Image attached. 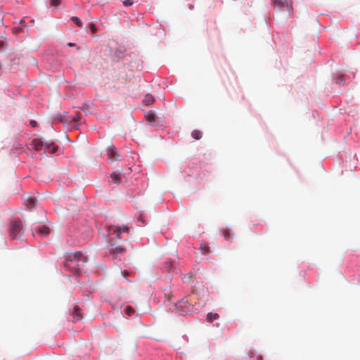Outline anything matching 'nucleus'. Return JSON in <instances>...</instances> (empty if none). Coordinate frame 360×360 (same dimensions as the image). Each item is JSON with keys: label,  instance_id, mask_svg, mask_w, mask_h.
<instances>
[{"label": "nucleus", "instance_id": "1", "mask_svg": "<svg viewBox=\"0 0 360 360\" xmlns=\"http://www.w3.org/2000/svg\"><path fill=\"white\" fill-rule=\"evenodd\" d=\"M108 231L109 234V251L113 256L122 255L126 251V248L122 245H117L116 240L120 238V235L124 232H129V227L127 226H108Z\"/></svg>", "mask_w": 360, "mask_h": 360}, {"label": "nucleus", "instance_id": "2", "mask_svg": "<svg viewBox=\"0 0 360 360\" xmlns=\"http://www.w3.org/2000/svg\"><path fill=\"white\" fill-rule=\"evenodd\" d=\"M274 7L280 11L286 8L287 17L290 16L293 12L292 0H271Z\"/></svg>", "mask_w": 360, "mask_h": 360}, {"label": "nucleus", "instance_id": "3", "mask_svg": "<svg viewBox=\"0 0 360 360\" xmlns=\"http://www.w3.org/2000/svg\"><path fill=\"white\" fill-rule=\"evenodd\" d=\"M175 309L182 315L191 314L193 311V306L188 300L183 299L175 304Z\"/></svg>", "mask_w": 360, "mask_h": 360}, {"label": "nucleus", "instance_id": "4", "mask_svg": "<svg viewBox=\"0 0 360 360\" xmlns=\"http://www.w3.org/2000/svg\"><path fill=\"white\" fill-rule=\"evenodd\" d=\"M22 229V223L20 219L14 220L11 225V235L13 238L18 237Z\"/></svg>", "mask_w": 360, "mask_h": 360}, {"label": "nucleus", "instance_id": "5", "mask_svg": "<svg viewBox=\"0 0 360 360\" xmlns=\"http://www.w3.org/2000/svg\"><path fill=\"white\" fill-rule=\"evenodd\" d=\"M83 257V255L81 252H75L74 253H70L65 257V260L67 262H74V261H79ZM65 266H68V263L65 264Z\"/></svg>", "mask_w": 360, "mask_h": 360}, {"label": "nucleus", "instance_id": "6", "mask_svg": "<svg viewBox=\"0 0 360 360\" xmlns=\"http://www.w3.org/2000/svg\"><path fill=\"white\" fill-rule=\"evenodd\" d=\"M44 148V143L41 140L39 139H34L30 145V149H32L36 152H38L41 150H42Z\"/></svg>", "mask_w": 360, "mask_h": 360}, {"label": "nucleus", "instance_id": "7", "mask_svg": "<svg viewBox=\"0 0 360 360\" xmlns=\"http://www.w3.org/2000/svg\"><path fill=\"white\" fill-rule=\"evenodd\" d=\"M24 200H25V205L30 209L34 208L37 205V199L34 196L30 195V194L27 195L25 197Z\"/></svg>", "mask_w": 360, "mask_h": 360}, {"label": "nucleus", "instance_id": "8", "mask_svg": "<svg viewBox=\"0 0 360 360\" xmlns=\"http://www.w3.org/2000/svg\"><path fill=\"white\" fill-rule=\"evenodd\" d=\"M108 160L111 162L117 161L118 160V154L117 152V149L114 146H110L107 150Z\"/></svg>", "mask_w": 360, "mask_h": 360}, {"label": "nucleus", "instance_id": "9", "mask_svg": "<svg viewBox=\"0 0 360 360\" xmlns=\"http://www.w3.org/2000/svg\"><path fill=\"white\" fill-rule=\"evenodd\" d=\"M35 231L41 236H46L50 234L51 229L49 226L44 225L37 228Z\"/></svg>", "mask_w": 360, "mask_h": 360}, {"label": "nucleus", "instance_id": "10", "mask_svg": "<svg viewBox=\"0 0 360 360\" xmlns=\"http://www.w3.org/2000/svg\"><path fill=\"white\" fill-rule=\"evenodd\" d=\"M176 268V262L175 261L169 260L167 261L163 266L165 271L167 272H172Z\"/></svg>", "mask_w": 360, "mask_h": 360}, {"label": "nucleus", "instance_id": "11", "mask_svg": "<svg viewBox=\"0 0 360 360\" xmlns=\"http://www.w3.org/2000/svg\"><path fill=\"white\" fill-rule=\"evenodd\" d=\"M58 146L53 143H46L45 145L44 152L49 153H54L57 151Z\"/></svg>", "mask_w": 360, "mask_h": 360}, {"label": "nucleus", "instance_id": "12", "mask_svg": "<svg viewBox=\"0 0 360 360\" xmlns=\"http://www.w3.org/2000/svg\"><path fill=\"white\" fill-rule=\"evenodd\" d=\"M73 318L76 320H80L82 318V315L80 313V308L78 306H75L72 312Z\"/></svg>", "mask_w": 360, "mask_h": 360}, {"label": "nucleus", "instance_id": "13", "mask_svg": "<svg viewBox=\"0 0 360 360\" xmlns=\"http://www.w3.org/2000/svg\"><path fill=\"white\" fill-rule=\"evenodd\" d=\"M155 98L150 94H146L143 99V103L146 105H151L154 103Z\"/></svg>", "mask_w": 360, "mask_h": 360}, {"label": "nucleus", "instance_id": "14", "mask_svg": "<svg viewBox=\"0 0 360 360\" xmlns=\"http://www.w3.org/2000/svg\"><path fill=\"white\" fill-rule=\"evenodd\" d=\"M219 316L218 314L208 313L207 315V321L208 322H212L214 320L218 319Z\"/></svg>", "mask_w": 360, "mask_h": 360}, {"label": "nucleus", "instance_id": "15", "mask_svg": "<svg viewBox=\"0 0 360 360\" xmlns=\"http://www.w3.org/2000/svg\"><path fill=\"white\" fill-rule=\"evenodd\" d=\"M110 177L112 179V180L113 181V182L116 184H119L120 183V174H115V173H112L111 175H110Z\"/></svg>", "mask_w": 360, "mask_h": 360}, {"label": "nucleus", "instance_id": "16", "mask_svg": "<svg viewBox=\"0 0 360 360\" xmlns=\"http://www.w3.org/2000/svg\"><path fill=\"white\" fill-rule=\"evenodd\" d=\"M191 136L195 140H199L202 137V132L199 130H194L193 131Z\"/></svg>", "mask_w": 360, "mask_h": 360}, {"label": "nucleus", "instance_id": "17", "mask_svg": "<svg viewBox=\"0 0 360 360\" xmlns=\"http://www.w3.org/2000/svg\"><path fill=\"white\" fill-rule=\"evenodd\" d=\"M230 231H231V230L229 229H227L224 232V237L227 240H231L233 238V236L231 234Z\"/></svg>", "mask_w": 360, "mask_h": 360}, {"label": "nucleus", "instance_id": "18", "mask_svg": "<svg viewBox=\"0 0 360 360\" xmlns=\"http://www.w3.org/2000/svg\"><path fill=\"white\" fill-rule=\"evenodd\" d=\"M71 20H72V22L76 24L79 27H82V22L81 21V20L78 18V17H76V16H73L72 17Z\"/></svg>", "mask_w": 360, "mask_h": 360}, {"label": "nucleus", "instance_id": "19", "mask_svg": "<svg viewBox=\"0 0 360 360\" xmlns=\"http://www.w3.org/2000/svg\"><path fill=\"white\" fill-rule=\"evenodd\" d=\"M124 312L126 314H127L128 316H131L132 314H134V313L135 312L134 309L130 307V306H127L124 309Z\"/></svg>", "mask_w": 360, "mask_h": 360}, {"label": "nucleus", "instance_id": "20", "mask_svg": "<svg viewBox=\"0 0 360 360\" xmlns=\"http://www.w3.org/2000/svg\"><path fill=\"white\" fill-rule=\"evenodd\" d=\"M155 115L153 113H148L146 115V118L147 120V121H148L149 122H152L154 121L155 120Z\"/></svg>", "mask_w": 360, "mask_h": 360}, {"label": "nucleus", "instance_id": "21", "mask_svg": "<svg viewBox=\"0 0 360 360\" xmlns=\"http://www.w3.org/2000/svg\"><path fill=\"white\" fill-rule=\"evenodd\" d=\"M123 4L126 6H131L133 4V1L131 0H124Z\"/></svg>", "mask_w": 360, "mask_h": 360}, {"label": "nucleus", "instance_id": "22", "mask_svg": "<svg viewBox=\"0 0 360 360\" xmlns=\"http://www.w3.org/2000/svg\"><path fill=\"white\" fill-rule=\"evenodd\" d=\"M61 0H51V4L52 6H58L60 4Z\"/></svg>", "mask_w": 360, "mask_h": 360}, {"label": "nucleus", "instance_id": "23", "mask_svg": "<svg viewBox=\"0 0 360 360\" xmlns=\"http://www.w3.org/2000/svg\"><path fill=\"white\" fill-rule=\"evenodd\" d=\"M90 30H91V31L93 33L96 32V31H97V28H96V25H94V24H91V25H90Z\"/></svg>", "mask_w": 360, "mask_h": 360}, {"label": "nucleus", "instance_id": "24", "mask_svg": "<svg viewBox=\"0 0 360 360\" xmlns=\"http://www.w3.org/2000/svg\"><path fill=\"white\" fill-rule=\"evenodd\" d=\"M201 250L204 252H207L209 251V247L207 245H201Z\"/></svg>", "mask_w": 360, "mask_h": 360}, {"label": "nucleus", "instance_id": "25", "mask_svg": "<svg viewBox=\"0 0 360 360\" xmlns=\"http://www.w3.org/2000/svg\"><path fill=\"white\" fill-rule=\"evenodd\" d=\"M336 82L338 83V84H343L345 82V79H344L343 77L342 76L339 77L337 79V82Z\"/></svg>", "mask_w": 360, "mask_h": 360}, {"label": "nucleus", "instance_id": "26", "mask_svg": "<svg viewBox=\"0 0 360 360\" xmlns=\"http://www.w3.org/2000/svg\"><path fill=\"white\" fill-rule=\"evenodd\" d=\"M122 274L124 278H127L129 275V272L127 271H122Z\"/></svg>", "mask_w": 360, "mask_h": 360}, {"label": "nucleus", "instance_id": "27", "mask_svg": "<svg viewBox=\"0 0 360 360\" xmlns=\"http://www.w3.org/2000/svg\"><path fill=\"white\" fill-rule=\"evenodd\" d=\"M30 124L32 125V127H35L37 126V122L34 120H32L30 122Z\"/></svg>", "mask_w": 360, "mask_h": 360}, {"label": "nucleus", "instance_id": "28", "mask_svg": "<svg viewBox=\"0 0 360 360\" xmlns=\"http://www.w3.org/2000/svg\"><path fill=\"white\" fill-rule=\"evenodd\" d=\"M74 120L75 121H77L79 119V116L78 115H76L74 117H73Z\"/></svg>", "mask_w": 360, "mask_h": 360}, {"label": "nucleus", "instance_id": "29", "mask_svg": "<svg viewBox=\"0 0 360 360\" xmlns=\"http://www.w3.org/2000/svg\"><path fill=\"white\" fill-rule=\"evenodd\" d=\"M68 46H75V44H73V43H72V42H69V43L68 44Z\"/></svg>", "mask_w": 360, "mask_h": 360}, {"label": "nucleus", "instance_id": "30", "mask_svg": "<svg viewBox=\"0 0 360 360\" xmlns=\"http://www.w3.org/2000/svg\"><path fill=\"white\" fill-rule=\"evenodd\" d=\"M24 22H25L24 20H21L20 22V24H23Z\"/></svg>", "mask_w": 360, "mask_h": 360}]
</instances>
